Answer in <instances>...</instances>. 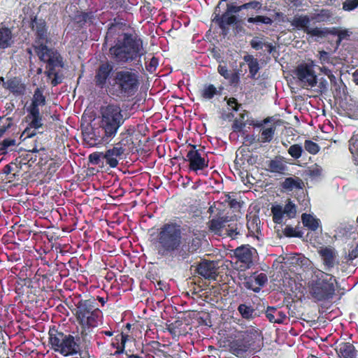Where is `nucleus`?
Listing matches in <instances>:
<instances>
[{
    "mask_svg": "<svg viewBox=\"0 0 358 358\" xmlns=\"http://www.w3.org/2000/svg\"><path fill=\"white\" fill-rule=\"evenodd\" d=\"M108 6L114 10H117L123 6L124 0H108Z\"/></svg>",
    "mask_w": 358,
    "mask_h": 358,
    "instance_id": "64",
    "label": "nucleus"
},
{
    "mask_svg": "<svg viewBox=\"0 0 358 358\" xmlns=\"http://www.w3.org/2000/svg\"><path fill=\"white\" fill-rule=\"evenodd\" d=\"M81 203H77V205L75 204V203H70L69 206H67L66 208H60L58 210L59 213L62 215V213H64L65 216H67V214L71 217V220L72 222L73 223V225H76V211L78 210L80 213H81L82 210L80 209Z\"/></svg>",
    "mask_w": 358,
    "mask_h": 358,
    "instance_id": "29",
    "label": "nucleus"
},
{
    "mask_svg": "<svg viewBox=\"0 0 358 358\" xmlns=\"http://www.w3.org/2000/svg\"><path fill=\"white\" fill-rule=\"evenodd\" d=\"M2 172L8 176V179L11 180L15 178L16 176H19L20 171L16 164L10 163L3 167Z\"/></svg>",
    "mask_w": 358,
    "mask_h": 358,
    "instance_id": "43",
    "label": "nucleus"
},
{
    "mask_svg": "<svg viewBox=\"0 0 358 358\" xmlns=\"http://www.w3.org/2000/svg\"><path fill=\"white\" fill-rule=\"evenodd\" d=\"M290 22L292 26L305 32L306 29H309L310 18L306 15H296Z\"/></svg>",
    "mask_w": 358,
    "mask_h": 358,
    "instance_id": "34",
    "label": "nucleus"
},
{
    "mask_svg": "<svg viewBox=\"0 0 358 358\" xmlns=\"http://www.w3.org/2000/svg\"><path fill=\"white\" fill-rule=\"evenodd\" d=\"M103 153L93 152L90 155L89 160L92 164L98 165L101 162V158H103Z\"/></svg>",
    "mask_w": 358,
    "mask_h": 358,
    "instance_id": "61",
    "label": "nucleus"
},
{
    "mask_svg": "<svg viewBox=\"0 0 358 358\" xmlns=\"http://www.w3.org/2000/svg\"><path fill=\"white\" fill-rule=\"evenodd\" d=\"M13 43L11 29L5 26L0 27V49L10 48Z\"/></svg>",
    "mask_w": 358,
    "mask_h": 358,
    "instance_id": "27",
    "label": "nucleus"
},
{
    "mask_svg": "<svg viewBox=\"0 0 358 358\" xmlns=\"http://www.w3.org/2000/svg\"><path fill=\"white\" fill-rule=\"evenodd\" d=\"M125 120L126 117L119 105L108 104L102 107L99 125L85 133L84 140L90 146L108 143L116 136Z\"/></svg>",
    "mask_w": 358,
    "mask_h": 358,
    "instance_id": "3",
    "label": "nucleus"
},
{
    "mask_svg": "<svg viewBox=\"0 0 358 358\" xmlns=\"http://www.w3.org/2000/svg\"><path fill=\"white\" fill-rule=\"evenodd\" d=\"M34 50L39 59L46 63L45 75L51 78L55 73L56 68L64 66L63 58L59 52L52 48H49L46 45L34 46Z\"/></svg>",
    "mask_w": 358,
    "mask_h": 358,
    "instance_id": "9",
    "label": "nucleus"
},
{
    "mask_svg": "<svg viewBox=\"0 0 358 358\" xmlns=\"http://www.w3.org/2000/svg\"><path fill=\"white\" fill-rule=\"evenodd\" d=\"M182 227L176 222L164 224L157 231L152 245L162 258H177L185 260L196 252L201 245V239L190 238L182 242Z\"/></svg>",
    "mask_w": 358,
    "mask_h": 358,
    "instance_id": "1",
    "label": "nucleus"
},
{
    "mask_svg": "<svg viewBox=\"0 0 358 358\" xmlns=\"http://www.w3.org/2000/svg\"><path fill=\"white\" fill-rule=\"evenodd\" d=\"M262 6V3L258 1H252L248 3L242 4L243 9H253L257 11L261 10Z\"/></svg>",
    "mask_w": 358,
    "mask_h": 358,
    "instance_id": "55",
    "label": "nucleus"
},
{
    "mask_svg": "<svg viewBox=\"0 0 358 358\" xmlns=\"http://www.w3.org/2000/svg\"><path fill=\"white\" fill-rule=\"evenodd\" d=\"M109 48V55L116 64L124 65L139 59L144 54L143 40L136 34L123 33Z\"/></svg>",
    "mask_w": 358,
    "mask_h": 358,
    "instance_id": "4",
    "label": "nucleus"
},
{
    "mask_svg": "<svg viewBox=\"0 0 358 358\" xmlns=\"http://www.w3.org/2000/svg\"><path fill=\"white\" fill-rule=\"evenodd\" d=\"M318 253L320 255L324 265L327 268H333L336 264V252L331 247L321 248L318 250Z\"/></svg>",
    "mask_w": 358,
    "mask_h": 358,
    "instance_id": "21",
    "label": "nucleus"
},
{
    "mask_svg": "<svg viewBox=\"0 0 358 358\" xmlns=\"http://www.w3.org/2000/svg\"><path fill=\"white\" fill-rule=\"evenodd\" d=\"M305 33L311 36H317L320 38H324L327 36L325 27L324 28H310L305 30Z\"/></svg>",
    "mask_w": 358,
    "mask_h": 358,
    "instance_id": "50",
    "label": "nucleus"
},
{
    "mask_svg": "<svg viewBox=\"0 0 358 358\" xmlns=\"http://www.w3.org/2000/svg\"><path fill=\"white\" fill-rule=\"evenodd\" d=\"M308 259L300 254L296 255L289 259L290 264H295L301 267L307 264Z\"/></svg>",
    "mask_w": 358,
    "mask_h": 358,
    "instance_id": "53",
    "label": "nucleus"
},
{
    "mask_svg": "<svg viewBox=\"0 0 358 358\" xmlns=\"http://www.w3.org/2000/svg\"><path fill=\"white\" fill-rule=\"evenodd\" d=\"M3 87L8 90L15 96H22L25 94L27 87L20 76H13L3 82Z\"/></svg>",
    "mask_w": 358,
    "mask_h": 358,
    "instance_id": "18",
    "label": "nucleus"
},
{
    "mask_svg": "<svg viewBox=\"0 0 358 358\" xmlns=\"http://www.w3.org/2000/svg\"><path fill=\"white\" fill-rule=\"evenodd\" d=\"M234 257L236 264H239L241 271L250 268L253 264L252 248L246 246H241L234 250Z\"/></svg>",
    "mask_w": 358,
    "mask_h": 358,
    "instance_id": "16",
    "label": "nucleus"
},
{
    "mask_svg": "<svg viewBox=\"0 0 358 358\" xmlns=\"http://www.w3.org/2000/svg\"><path fill=\"white\" fill-rule=\"evenodd\" d=\"M23 204L27 208L28 210H31L30 206H32V212H34L36 216H39L40 217H45L48 216L50 211L51 208L52 206H46L44 207L43 203H23Z\"/></svg>",
    "mask_w": 358,
    "mask_h": 358,
    "instance_id": "28",
    "label": "nucleus"
},
{
    "mask_svg": "<svg viewBox=\"0 0 358 358\" xmlns=\"http://www.w3.org/2000/svg\"><path fill=\"white\" fill-rule=\"evenodd\" d=\"M31 27L32 30L35 31V42L37 45H46L48 42V33L45 20L34 17L31 19Z\"/></svg>",
    "mask_w": 358,
    "mask_h": 358,
    "instance_id": "15",
    "label": "nucleus"
},
{
    "mask_svg": "<svg viewBox=\"0 0 358 358\" xmlns=\"http://www.w3.org/2000/svg\"><path fill=\"white\" fill-rule=\"evenodd\" d=\"M129 338L130 336L124 332H120L115 335L110 343L111 347L116 350L113 354L114 356L125 354L126 343Z\"/></svg>",
    "mask_w": 358,
    "mask_h": 358,
    "instance_id": "22",
    "label": "nucleus"
},
{
    "mask_svg": "<svg viewBox=\"0 0 358 358\" xmlns=\"http://www.w3.org/2000/svg\"><path fill=\"white\" fill-rule=\"evenodd\" d=\"M48 343L50 348L64 357L79 355L84 357L83 347L87 345V340L83 341V337L79 333L74 336L65 334L55 326L50 327L48 331Z\"/></svg>",
    "mask_w": 358,
    "mask_h": 358,
    "instance_id": "6",
    "label": "nucleus"
},
{
    "mask_svg": "<svg viewBox=\"0 0 358 358\" xmlns=\"http://www.w3.org/2000/svg\"><path fill=\"white\" fill-rule=\"evenodd\" d=\"M297 207L294 203H286L284 208L280 205H275L271 207L273 221L275 224H281L283 218H294L296 215Z\"/></svg>",
    "mask_w": 358,
    "mask_h": 358,
    "instance_id": "14",
    "label": "nucleus"
},
{
    "mask_svg": "<svg viewBox=\"0 0 358 358\" xmlns=\"http://www.w3.org/2000/svg\"><path fill=\"white\" fill-rule=\"evenodd\" d=\"M243 60L248 64L250 77L252 79H255L260 69L258 59L255 58L252 55H247L243 57Z\"/></svg>",
    "mask_w": 358,
    "mask_h": 358,
    "instance_id": "30",
    "label": "nucleus"
},
{
    "mask_svg": "<svg viewBox=\"0 0 358 358\" xmlns=\"http://www.w3.org/2000/svg\"><path fill=\"white\" fill-rule=\"evenodd\" d=\"M284 234L287 237H301V233L296 231L293 227L287 226L284 229Z\"/></svg>",
    "mask_w": 358,
    "mask_h": 358,
    "instance_id": "60",
    "label": "nucleus"
},
{
    "mask_svg": "<svg viewBox=\"0 0 358 358\" xmlns=\"http://www.w3.org/2000/svg\"><path fill=\"white\" fill-rule=\"evenodd\" d=\"M251 346L250 336L242 334L229 344L230 352L236 357H242Z\"/></svg>",
    "mask_w": 358,
    "mask_h": 358,
    "instance_id": "17",
    "label": "nucleus"
},
{
    "mask_svg": "<svg viewBox=\"0 0 358 358\" xmlns=\"http://www.w3.org/2000/svg\"><path fill=\"white\" fill-rule=\"evenodd\" d=\"M124 155L121 148L114 146L111 149L107 150L103 155V159L106 164L111 168H115L118 165L117 158Z\"/></svg>",
    "mask_w": 358,
    "mask_h": 358,
    "instance_id": "23",
    "label": "nucleus"
},
{
    "mask_svg": "<svg viewBox=\"0 0 358 358\" xmlns=\"http://www.w3.org/2000/svg\"><path fill=\"white\" fill-rule=\"evenodd\" d=\"M158 65H159L158 58H157L156 57H152L150 59L148 64L146 65L145 68L148 72L152 73L155 71Z\"/></svg>",
    "mask_w": 358,
    "mask_h": 358,
    "instance_id": "58",
    "label": "nucleus"
},
{
    "mask_svg": "<svg viewBox=\"0 0 358 358\" xmlns=\"http://www.w3.org/2000/svg\"><path fill=\"white\" fill-rule=\"evenodd\" d=\"M332 16L333 14L331 10L322 8L313 15L312 20H315L317 22H328L330 21Z\"/></svg>",
    "mask_w": 358,
    "mask_h": 358,
    "instance_id": "39",
    "label": "nucleus"
},
{
    "mask_svg": "<svg viewBox=\"0 0 358 358\" xmlns=\"http://www.w3.org/2000/svg\"><path fill=\"white\" fill-rule=\"evenodd\" d=\"M287 152L292 157L298 159L301 157L303 150L301 145L294 144L289 148Z\"/></svg>",
    "mask_w": 358,
    "mask_h": 358,
    "instance_id": "49",
    "label": "nucleus"
},
{
    "mask_svg": "<svg viewBox=\"0 0 358 358\" xmlns=\"http://www.w3.org/2000/svg\"><path fill=\"white\" fill-rule=\"evenodd\" d=\"M217 72L226 80H228L229 85L237 87L240 83V73L238 70L231 72L227 65L219 64Z\"/></svg>",
    "mask_w": 358,
    "mask_h": 358,
    "instance_id": "20",
    "label": "nucleus"
},
{
    "mask_svg": "<svg viewBox=\"0 0 358 358\" xmlns=\"http://www.w3.org/2000/svg\"><path fill=\"white\" fill-rule=\"evenodd\" d=\"M15 140L13 138H6L1 143V150L3 151V153L7 152L8 148L10 146H13L15 145Z\"/></svg>",
    "mask_w": 358,
    "mask_h": 358,
    "instance_id": "62",
    "label": "nucleus"
},
{
    "mask_svg": "<svg viewBox=\"0 0 358 358\" xmlns=\"http://www.w3.org/2000/svg\"><path fill=\"white\" fill-rule=\"evenodd\" d=\"M246 124L252 125L253 127H262V123H255L253 120H248L246 122H242L238 119L234 120L232 124V129L236 132H240L243 131Z\"/></svg>",
    "mask_w": 358,
    "mask_h": 358,
    "instance_id": "41",
    "label": "nucleus"
},
{
    "mask_svg": "<svg viewBox=\"0 0 358 358\" xmlns=\"http://www.w3.org/2000/svg\"><path fill=\"white\" fill-rule=\"evenodd\" d=\"M305 150L311 155H316L320 151V146L317 143L311 140H306L304 142Z\"/></svg>",
    "mask_w": 358,
    "mask_h": 358,
    "instance_id": "51",
    "label": "nucleus"
},
{
    "mask_svg": "<svg viewBox=\"0 0 358 358\" xmlns=\"http://www.w3.org/2000/svg\"><path fill=\"white\" fill-rule=\"evenodd\" d=\"M275 131V127H271L268 128L262 127L261 129V136L258 139L260 143H269L274 136Z\"/></svg>",
    "mask_w": 358,
    "mask_h": 358,
    "instance_id": "38",
    "label": "nucleus"
},
{
    "mask_svg": "<svg viewBox=\"0 0 358 358\" xmlns=\"http://www.w3.org/2000/svg\"><path fill=\"white\" fill-rule=\"evenodd\" d=\"M217 94H220V92L213 84L205 85L201 90V96L204 99H212Z\"/></svg>",
    "mask_w": 358,
    "mask_h": 358,
    "instance_id": "37",
    "label": "nucleus"
},
{
    "mask_svg": "<svg viewBox=\"0 0 358 358\" xmlns=\"http://www.w3.org/2000/svg\"><path fill=\"white\" fill-rule=\"evenodd\" d=\"M243 10L242 5L241 6H234L231 3H227V9L226 11L230 15H234V13H238L240 11Z\"/></svg>",
    "mask_w": 358,
    "mask_h": 358,
    "instance_id": "63",
    "label": "nucleus"
},
{
    "mask_svg": "<svg viewBox=\"0 0 358 358\" xmlns=\"http://www.w3.org/2000/svg\"><path fill=\"white\" fill-rule=\"evenodd\" d=\"M220 2L215 8L212 15V22L216 24L220 29L221 34L224 36H227L229 32V26L236 25L238 29V19L235 15H230L226 10L222 13L220 10Z\"/></svg>",
    "mask_w": 358,
    "mask_h": 358,
    "instance_id": "11",
    "label": "nucleus"
},
{
    "mask_svg": "<svg viewBox=\"0 0 358 358\" xmlns=\"http://www.w3.org/2000/svg\"><path fill=\"white\" fill-rule=\"evenodd\" d=\"M314 62L298 65L295 70V75L303 88L313 87L317 85V78L314 71Z\"/></svg>",
    "mask_w": 358,
    "mask_h": 358,
    "instance_id": "10",
    "label": "nucleus"
},
{
    "mask_svg": "<svg viewBox=\"0 0 358 358\" xmlns=\"http://www.w3.org/2000/svg\"><path fill=\"white\" fill-rule=\"evenodd\" d=\"M286 168V166L278 159H272L268 163V170L272 173H282Z\"/></svg>",
    "mask_w": 358,
    "mask_h": 358,
    "instance_id": "40",
    "label": "nucleus"
},
{
    "mask_svg": "<svg viewBox=\"0 0 358 358\" xmlns=\"http://www.w3.org/2000/svg\"><path fill=\"white\" fill-rule=\"evenodd\" d=\"M72 313L80 327V334L83 337L85 342L92 329L101 323L103 313L94 297L78 300L75 303V308L72 310Z\"/></svg>",
    "mask_w": 358,
    "mask_h": 358,
    "instance_id": "5",
    "label": "nucleus"
},
{
    "mask_svg": "<svg viewBox=\"0 0 358 358\" xmlns=\"http://www.w3.org/2000/svg\"><path fill=\"white\" fill-rule=\"evenodd\" d=\"M120 141L115 144L117 147L122 149V152H132L135 148L133 136L130 133L122 132L120 134Z\"/></svg>",
    "mask_w": 358,
    "mask_h": 358,
    "instance_id": "26",
    "label": "nucleus"
},
{
    "mask_svg": "<svg viewBox=\"0 0 358 358\" xmlns=\"http://www.w3.org/2000/svg\"><path fill=\"white\" fill-rule=\"evenodd\" d=\"M52 273L50 270H45V268L40 267L38 268L36 276H38L39 278H42L43 280H46L48 281L50 278L52 276Z\"/></svg>",
    "mask_w": 358,
    "mask_h": 358,
    "instance_id": "56",
    "label": "nucleus"
},
{
    "mask_svg": "<svg viewBox=\"0 0 358 358\" xmlns=\"http://www.w3.org/2000/svg\"><path fill=\"white\" fill-rule=\"evenodd\" d=\"M204 155L203 150H197L196 145H191V149L186 156L189 170L197 172L208 166V160L206 159Z\"/></svg>",
    "mask_w": 358,
    "mask_h": 358,
    "instance_id": "13",
    "label": "nucleus"
},
{
    "mask_svg": "<svg viewBox=\"0 0 358 358\" xmlns=\"http://www.w3.org/2000/svg\"><path fill=\"white\" fill-rule=\"evenodd\" d=\"M95 20L93 12H80L75 15L76 22L80 27H83L87 24H92Z\"/></svg>",
    "mask_w": 358,
    "mask_h": 358,
    "instance_id": "31",
    "label": "nucleus"
},
{
    "mask_svg": "<svg viewBox=\"0 0 358 358\" xmlns=\"http://www.w3.org/2000/svg\"><path fill=\"white\" fill-rule=\"evenodd\" d=\"M238 311L241 317L246 320L253 319L257 316V313L253 307L246 303H241L238 306Z\"/></svg>",
    "mask_w": 358,
    "mask_h": 358,
    "instance_id": "36",
    "label": "nucleus"
},
{
    "mask_svg": "<svg viewBox=\"0 0 358 358\" xmlns=\"http://www.w3.org/2000/svg\"><path fill=\"white\" fill-rule=\"evenodd\" d=\"M13 124V117H6L4 115L0 116V137H1Z\"/></svg>",
    "mask_w": 358,
    "mask_h": 358,
    "instance_id": "46",
    "label": "nucleus"
},
{
    "mask_svg": "<svg viewBox=\"0 0 358 358\" xmlns=\"http://www.w3.org/2000/svg\"><path fill=\"white\" fill-rule=\"evenodd\" d=\"M125 27H126L125 23L118 21L116 18H115L113 22L109 24V27H108V29L107 31V37H110V36L112 37V36H115V34H117L119 36L118 37H121L120 36L123 33L120 34V31L124 30V28Z\"/></svg>",
    "mask_w": 358,
    "mask_h": 358,
    "instance_id": "35",
    "label": "nucleus"
},
{
    "mask_svg": "<svg viewBox=\"0 0 358 358\" xmlns=\"http://www.w3.org/2000/svg\"><path fill=\"white\" fill-rule=\"evenodd\" d=\"M320 62L322 64L332 63L331 62L330 54L325 50H320L318 53Z\"/></svg>",
    "mask_w": 358,
    "mask_h": 358,
    "instance_id": "59",
    "label": "nucleus"
},
{
    "mask_svg": "<svg viewBox=\"0 0 358 358\" xmlns=\"http://www.w3.org/2000/svg\"><path fill=\"white\" fill-rule=\"evenodd\" d=\"M43 92L42 87H37L34 92L30 104L26 106L27 112L26 118L30 120L29 123L30 128L38 129L43 125L39 109V106H44L46 104V97Z\"/></svg>",
    "mask_w": 358,
    "mask_h": 358,
    "instance_id": "8",
    "label": "nucleus"
},
{
    "mask_svg": "<svg viewBox=\"0 0 358 358\" xmlns=\"http://www.w3.org/2000/svg\"><path fill=\"white\" fill-rule=\"evenodd\" d=\"M349 150L355 162H358V134L353 135L349 141Z\"/></svg>",
    "mask_w": 358,
    "mask_h": 358,
    "instance_id": "47",
    "label": "nucleus"
},
{
    "mask_svg": "<svg viewBox=\"0 0 358 358\" xmlns=\"http://www.w3.org/2000/svg\"><path fill=\"white\" fill-rule=\"evenodd\" d=\"M225 221L222 220L213 219L210 222L209 228L211 231L217 232L220 231L223 227H225Z\"/></svg>",
    "mask_w": 358,
    "mask_h": 358,
    "instance_id": "52",
    "label": "nucleus"
},
{
    "mask_svg": "<svg viewBox=\"0 0 358 358\" xmlns=\"http://www.w3.org/2000/svg\"><path fill=\"white\" fill-rule=\"evenodd\" d=\"M335 350L340 358H357L355 346L349 342H342L336 345Z\"/></svg>",
    "mask_w": 358,
    "mask_h": 358,
    "instance_id": "24",
    "label": "nucleus"
},
{
    "mask_svg": "<svg viewBox=\"0 0 358 358\" xmlns=\"http://www.w3.org/2000/svg\"><path fill=\"white\" fill-rule=\"evenodd\" d=\"M243 228V224L241 222H238L237 220L231 222L227 225L226 228V232L227 235L232 238H236L237 236L240 234V231Z\"/></svg>",
    "mask_w": 358,
    "mask_h": 358,
    "instance_id": "42",
    "label": "nucleus"
},
{
    "mask_svg": "<svg viewBox=\"0 0 358 358\" xmlns=\"http://www.w3.org/2000/svg\"><path fill=\"white\" fill-rule=\"evenodd\" d=\"M322 169L317 164L310 166L307 170V175L312 178L320 177L322 175Z\"/></svg>",
    "mask_w": 358,
    "mask_h": 358,
    "instance_id": "54",
    "label": "nucleus"
},
{
    "mask_svg": "<svg viewBox=\"0 0 358 358\" xmlns=\"http://www.w3.org/2000/svg\"><path fill=\"white\" fill-rule=\"evenodd\" d=\"M358 6V0H345L343 3V9L347 11H351Z\"/></svg>",
    "mask_w": 358,
    "mask_h": 358,
    "instance_id": "57",
    "label": "nucleus"
},
{
    "mask_svg": "<svg viewBox=\"0 0 358 358\" xmlns=\"http://www.w3.org/2000/svg\"><path fill=\"white\" fill-rule=\"evenodd\" d=\"M336 278L327 273L318 270L314 272L308 282L309 293L318 301L331 299L335 294Z\"/></svg>",
    "mask_w": 358,
    "mask_h": 358,
    "instance_id": "7",
    "label": "nucleus"
},
{
    "mask_svg": "<svg viewBox=\"0 0 358 358\" xmlns=\"http://www.w3.org/2000/svg\"><path fill=\"white\" fill-rule=\"evenodd\" d=\"M196 273L202 278L210 280H215L218 275L215 262L207 260L202 261L197 265Z\"/></svg>",
    "mask_w": 358,
    "mask_h": 358,
    "instance_id": "19",
    "label": "nucleus"
},
{
    "mask_svg": "<svg viewBox=\"0 0 358 358\" xmlns=\"http://www.w3.org/2000/svg\"><path fill=\"white\" fill-rule=\"evenodd\" d=\"M266 318L270 322L281 324L287 318L285 313L280 308L268 306L265 312Z\"/></svg>",
    "mask_w": 358,
    "mask_h": 358,
    "instance_id": "25",
    "label": "nucleus"
},
{
    "mask_svg": "<svg viewBox=\"0 0 358 358\" xmlns=\"http://www.w3.org/2000/svg\"><path fill=\"white\" fill-rule=\"evenodd\" d=\"M282 187L289 191L302 189L301 180L293 178H286L282 183Z\"/></svg>",
    "mask_w": 358,
    "mask_h": 358,
    "instance_id": "44",
    "label": "nucleus"
},
{
    "mask_svg": "<svg viewBox=\"0 0 358 358\" xmlns=\"http://www.w3.org/2000/svg\"><path fill=\"white\" fill-rule=\"evenodd\" d=\"M301 221L303 226L310 231H316L319 227L320 221L319 219L314 217L312 215L303 213L301 215Z\"/></svg>",
    "mask_w": 358,
    "mask_h": 358,
    "instance_id": "33",
    "label": "nucleus"
},
{
    "mask_svg": "<svg viewBox=\"0 0 358 358\" xmlns=\"http://www.w3.org/2000/svg\"><path fill=\"white\" fill-rule=\"evenodd\" d=\"M183 324L180 320H176L167 325L166 329L173 336V337L179 336L182 334V327Z\"/></svg>",
    "mask_w": 358,
    "mask_h": 358,
    "instance_id": "45",
    "label": "nucleus"
},
{
    "mask_svg": "<svg viewBox=\"0 0 358 358\" xmlns=\"http://www.w3.org/2000/svg\"><path fill=\"white\" fill-rule=\"evenodd\" d=\"M247 21L249 23H263L269 25H271L273 23V20L271 17L264 15H257L256 17H250L247 19Z\"/></svg>",
    "mask_w": 358,
    "mask_h": 358,
    "instance_id": "48",
    "label": "nucleus"
},
{
    "mask_svg": "<svg viewBox=\"0 0 358 358\" xmlns=\"http://www.w3.org/2000/svg\"><path fill=\"white\" fill-rule=\"evenodd\" d=\"M239 280L242 289L258 293L267 282L268 278L264 273L256 271L250 275L241 274Z\"/></svg>",
    "mask_w": 358,
    "mask_h": 358,
    "instance_id": "12",
    "label": "nucleus"
},
{
    "mask_svg": "<svg viewBox=\"0 0 358 358\" xmlns=\"http://www.w3.org/2000/svg\"><path fill=\"white\" fill-rule=\"evenodd\" d=\"M247 227L251 235L255 236L260 233V220L257 215H247Z\"/></svg>",
    "mask_w": 358,
    "mask_h": 358,
    "instance_id": "32",
    "label": "nucleus"
},
{
    "mask_svg": "<svg viewBox=\"0 0 358 358\" xmlns=\"http://www.w3.org/2000/svg\"><path fill=\"white\" fill-rule=\"evenodd\" d=\"M94 81L99 88L108 87L112 96L126 99L134 96L138 92L140 75L131 69L114 71L113 65L106 62L96 69Z\"/></svg>",
    "mask_w": 358,
    "mask_h": 358,
    "instance_id": "2",
    "label": "nucleus"
}]
</instances>
